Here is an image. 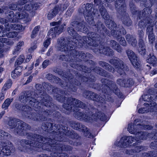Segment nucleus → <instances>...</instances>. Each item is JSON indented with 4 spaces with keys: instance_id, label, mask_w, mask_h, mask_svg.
<instances>
[{
    "instance_id": "obj_1",
    "label": "nucleus",
    "mask_w": 157,
    "mask_h": 157,
    "mask_svg": "<svg viewBox=\"0 0 157 157\" xmlns=\"http://www.w3.org/2000/svg\"><path fill=\"white\" fill-rule=\"evenodd\" d=\"M7 125L11 129H13L15 135L26 136L28 139H22L19 141L18 149L21 151L33 154L35 152L34 146H39L37 142L41 140L42 137L36 133L28 132L25 131L30 129V126L22 120L15 118L10 117Z\"/></svg>"
},
{
    "instance_id": "obj_2",
    "label": "nucleus",
    "mask_w": 157,
    "mask_h": 157,
    "mask_svg": "<svg viewBox=\"0 0 157 157\" xmlns=\"http://www.w3.org/2000/svg\"><path fill=\"white\" fill-rule=\"evenodd\" d=\"M65 100L66 102L63 105V108L70 111L74 112V116L78 120H83L84 121L92 122L99 119L101 121H105L106 117L105 114L98 109L94 108L92 105H89L87 109L89 110L90 116L78 109L79 107L86 109V105L77 99H58L60 101L62 100Z\"/></svg>"
},
{
    "instance_id": "obj_3",
    "label": "nucleus",
    "mask_w": 157,
    "mask_h": 157,
    "mask_svg": "<svg viewBox=\"0 0 157 157\" xmlns=\"http://www.w3.org/2000/svg\"><path fill=\"white\" fill-rule=\"evenodd\" d=\"M65 42H71V45L67 46L63 45L61 47V51H69L70 56H72L73 60V63H71V66L72 67L76 69L81 71L83 70L84 71H90V68L83 65H79L78 64L75 63L77 62H79L82 59H85L86 53L82 51H77L75 49L76 46L78 48L82 47L84 45L83 43H80L75 38H72L68 36L66 37Z\"/></svg>"
},
{
    "instance_id": "obj_4",
    "label": "nucleus",
    "mask_w": 157,
    "mask_h": 157,
    "mask_svg": "<svg viewBox=\"0 0 157 157\" xmlns=\"http://www.w3.org/2000/svg\"><path fill=\"white\" fill-rule=\"evenodd\" d=\"M41 140L37 142V144L39 146H34V149L35 151L36 150V148H41L42 147H46V150H49L51 151H71L72 148L70 146L65 145L62 143H58V141H56L55 139L52 140L51 138L44 139L43 140V137L42 136Z\"/></svg>"
},
{
    "instance_id": "obj_5",
    "label": "nucleus",
    "mask_w": 157,
    "mask_h": 157,
    "mask_svg": "<svg viewBox=\"0 0 157 157\" xmlns=\"http://www.w3.org/2000/svg\"><path fill=\"white\" fill-rule=\"evenodd\" d=\"M20 101L21 102H23L25 104H29L32 106L37 108L39 109V113H43L44 115L48 116L51 115L52 113L50 110H45L41 108L40 105L42 104L45 106L48 107L52 108V106L54 105V104L51 102L49 100L47 99H42L41 100V103L37 101L36 99H32L30 100L29 99H21ZM55 106V105H54Z\"/></svg>"
},
{
    "instance_id": "obj_6",
    "label": "nucleus",
    "mask_w": 157,
    "mask_h": 157,
    "mask_svg": "<svg viewBox=\"0 0 157 157\" xmlns=\"http://www.w3.org/2000/svg\"><path fill=\"white\" fill-rule=\"evenodd\" d=\"M101 81L104 86L102 88V91L104 94V95L105 98H110L111 97H109V96L111 94V90L118 98H124L125 97L121 92L114 82L104 78H102Z\"/></svg>"
},
{
    "instance_id": "obj_7",
    "label": "nucleus",
    "mask_w": 157,
    "mask_h": 157,
    "mask_svg": "<svg viewBox=\"0 0 157 157\" xmlns=\"http://www.w3.org/2000/svg\"><path fill=\"white\" fill-rule=\"evenodd\" d=\"M107 27L111 30L112 35L113 37L117 39L120 44L123 46H127V43L124 38L121 37V34L125 35L126 33V30L122 25H119L117 26L115 22H112L110 23L108 22L107 23Z\"/></svg>"
},
{
    "instance_id": "obj_8",
    "label": "nucleus",
    "mask_w": 157,
    "mask_h": 157,
    "mask_svg": "<svg viewBox=\"0 0 157 157\" xmlns=\"http://www.w3.org/2000/svg\"><path fill=\"white\" fill-rule=\"evenodd\" d=\"M79 13L83 14L85 20L90 24L93 25L94 23V17L98 14V10L93 8V4L87 3L83 4L78 9Z\"/></svg>"
},
{
    "instance_id": "obj_9",
    "label": "nucleus",
    "mask_w": 157,
    "mask_h": 157,
    "mask_svg": "<svg viewBox=\"0 0 157 157\" xmlns=\"http://www.w3.org/2000/svg\"><path fill=\"white\" fill-rule=\"evenodd\" d=\"M54 129L57 131L54 132L52 134L54 136V139L57 141H67L68 139L66 136L71 138L73 130H69L68 128L62 124H55Z\"/></svg>"
},
{
    "instance_id": "obj_10",
    "label": "nucleus",
    "mask_w": 157,
    "mask_h": 157,
    "mask_svg": "<svg viewBox=\"0 0 157 157\" xmlns=\"http://www.w3.org/2000/svg\"><path fill=\"white\" fill-rule=\"evenodd\" d=\"M35 87L37 90L38 91L37 94L35 91L30 90L25 91L22 92L19 96V98H47L48 97L46 92L43 90L44 86L40 84H36Z\"/></svg>"
},
{
    "instance_id": "obj_11",
    "label": "nucleus",
    "mask_w": 157,
    "mask_h": 157,
    "mask_svg": "<svg viewBox=\"0 0 157 157\" xmlns=\"http://www.w3.org/2000/svg\"><path fill=\"white\" fill-rule=\"evenodd\" d=\"M88 37L83 36L81 42L84 45L86 44L89 48H95L99 46V41L101 39L100 36L98 34L93 32H90L87 33Z\"/></svg>"
},
{
    "instance_id": "obj_12",
    "label": "nucleus",
    "mask_w": 157,
    "mask_h": 157,
    "mask_svg": "<svg viewBox=\"0 0 157 157\" xmlns=\"http://www.w3.org/2000/svg\"><path fill=\"white\" fill-rule=\"evenodd\" d=\"M109 62L114 66L116 71L120 75H125V71H128L129 70L128 67L122 61L117 57H113Z\"/></svg>"
},
{
    "instance_id": "obj_13",
    "label": "nucleus",
    "mask_w": 157,
    "mask_h": 157,
    "mask_svg": "<svg viewBox=\"0 0 157 157\" xmlns=\"http://www.w3.org/2000/svg\"><path fill=\"white\" fill-rule=\"evenodd\" d=\"M137 138L136 136H125L121 138L119 141H116L115 144L117 146L120 147H126L131 145V144L134 142H135L133 144V146L136 148L137 147Z\"/></svg>"
},
{
    "instance_id": "obj_14",
    "label": "nucleus",
    "mask_w": 157,
    "mask_h": 157,
    "mask_svg": "<svg viewBox=\"0 0 157 157\" xmlns=\"http://www.w3.org/2000/svg\"><path fill=\"white\" fill-rule=\"evenodd\" d=\"M50 24L52 26H55L51 28L48 33V35L51 36L52 38L55 37L56 35H59L62 33L64 29V26L65 25L64 24L61 25V22L60 21L57 22L53 21L51 22Z\"/></svg>"
},
{
    "instance_id": "obj_15",
    "label": "nucleus",
    "mask_w": 157,
    "mask_h": 157,
    "mask_svg": "<svg viewBox=\"0 0 157 157\" xmlns=\"http://www.w3.org/2000/svg\"><path fill=\"white\" fill-rule=\"evenodd\" d=\"M66 37L64 38V37H61L60 39H58V42H59V43L60 45L59 47L60 48V50L62 52H66V53L68 54L69 57V58H67L66 57V56L64 55H61L59 56V59L60 60L65 61H67L69 62H72L71 63H73V60L74 59H73V58L72 56H70V53L69 52V51H61V47L63 45H65L67 46H69V45H71V42H65V40H66Z\"/></svg>"
},
{
    "instance_id": "obj_16",
    "label": "nucleus",
    "mask_w": 157,
    "mask_h": 157,
    "mask_svg": "<svg viewBox=\"0 0 157 157\" xmlns=\"http://www.w3.org/2000/svg\"><path fill=\"white\" fill-rule=\"evenodd\" d=\"M69 124L70 126L73 129L84 132L86 136L89 138L91 136L89 129L84 125L75 121H70Z\"/></svg>"
},
{
    "instance_id": "obj_17",
    "label": "nucleus",
    "mask_w": 157,
    "mask_h": 157,
    "mask_svg": "<svg viewBox=\"0 0 157 157\" xmlns=\"http://www.w3.org/2000/svg\"><path fill=\"white\" fill-rule=\"evenodd\" d=\"M150 101V102H149V103H145L144 105L146 107H144L143 108L140 109L138 110V113H147L150 111L151 112L153 111H156L157 110V104L156 103L152 101H151V99H147L146 100H144L145 101Z\"/></svg>"
},
{
    "instance_id": "obj_18",
    "label": "nucleus",
    "mask_w": 157,
    "mask_h": 157,
    "mask_svg": "<svg viewBox=\"0 0 157 157\" xmlns=\"http://www.w3.org/2000/svg\"><path fill=\"white\" fill-rule=\"evenodd\" d=\"M54 125L53 126L52 123L49 122H46L43 123L42 124L41 127L42 129L43 130L45 131H47L48 132V135H49V138H51L52 140L54 139V137L52 133L54 132L57 131V130L54 129L55 127H54ZM38 135H39V134ZM40 135L41 136H43V137L44 138V140H45L44 139H48V137L44 138L43 136L40 135Z\"/></svg>"
},
{
    "instance_id": "obj_19",
    "label": "nucleus",
    "mask_w": 157,
    "mask_h": 157,
    "mask_svg": "<svg viewBox=\"0 0 157 157\" xmlns=\"http://www.w3.org/2000/svg\"><path fill=\"white\" fill-rule=\"evenodd\" d=\"M94 52L97 53L99 52L108 56H113L114 54L113 50L110 48L104 46H99L93 49Z\"/></svg>"
},
{
    "instance_id": "obj_20",
    "label": "nucleus",
    "mask_w": 157,
    "mask_h": 157,
    "mask_svg": "<svg viewBox=\"0 0 157 157\" xmlns=\"http://www.w3.org/2000/svg\"><path fill=\"white\" fill-rule=\"evenodd\" d=\"M86 22L84 21H74L71 24L77 31H80L84 33H86L88 31V29L86 26Z\"/></svg>"
},
{
    "instance_id": "obj_21",
    "label": "nucleus",
    "mask_w": 157,
    "mask_h": 157,
    "mask_svg": "<svg viewBox=\"0 0 157 157\" xmlns=\"http://www.w3.org/2000/svg\"><path fill=\"white\" fill-rule=\"evenodd\" d=\"M115 8L119 14H122L126 11L125 0H116L115 3Z\"/></svg>"
},
{
    "instance_id": "obj_22",
    "label": "nucleus",
    "mask_w": 157,
    "mask_h": 157,
    "mask_svg": "<svg viewBox=\"0 0 157 157\" xmlns=\"http://www.w3.org/2000/svg\"><path fill=\"white\" fill-rule=\"evenodd\" d=\"M117 84L121 87L127 88L129 87L134 84V81L131 78H118L117 80Z\"/></svg>"
},
{
    "instance_id": "obj_23",
    "label": "nucleus",
    "mask_w": 157,
    "mask_h": 157,
    "mask_svg": "<svg viewBox=\"0 0 157 157\" xmlns=\"http://www.w3.org/2000/svg\"><path fill=\"white\" fill-rule=\"evenodd\" d=\"M98 11L100 12L103 18L106 20L105 23L107 26V23L109 22L111 23L112 22H114L112 20H109V16L105 7L101 5L98 6Z\"/></svg>"
},
{
    "instance_id": "obj_24",
    "label": "nucleus",
    "mask_w": 157,
    "mask_h": 157,
    "mask_svg": "<svg viewBox=\"0 0 157 157\" xmlns=\"http://www.w3.org/2000/svg\"><path fill=\"white\" fill-rule=\"evenodd\" d=\"M126 52L132 65L137 68V58L136 56L135 55L134 53L130 49L127 50Z\"/></svg>"
},
{
    "instance_id": "obj_25",
    "label": "nucleus",
    "mask_w": 157,
    "mask_h": 157,
    "mask_svg": "<svg viewBox=\"0 0 157 157\" xmlns=\"http://www.w3.org/2000/svg\"><path fill=\"white\" fill-rule=\"evenodd\" d=\"M92 70L101 76L111 79L113 78L112 75L100 67L96 66Z\"/></svg>"
},
{
    "instance_id": "obj_26",
    "label": "nucleus",
    "mask_w": 157,
    "mask_h": 157,
    "mask_svg": "<svg viewBox=\"0 0 157 157\" xmlns=\"http://www.w3.org/2000/svg\"><path fill=\"white\" fill-rule=\"evenodd\" d=\"M13 147L12 144L8 145L0 148V156H8L10 155L11 151H13Z\"/></svg>"
},
{
    "instance_id": "obj_27",
    "label": "nucleus",
    "mask_w": 157,
    "mask_h": 157,
    "mask_svg": "<svg viewBox=\"0 0 157 157\" xmlns=\"http://www.w3.org/2000/svg\"><path fill=\"white\" fill-rule=\"evenodd\" d=\"M43 115L44 114L43 113H42V114H37L36 113H34L32 115L28 116V119L34 121H44L46 120L47 118L46 117Z\"/></svg>"
},
{
    "instance_id": "obj_28",
    "label": "nucleus",
    "mask_w": 157,
    "mask_h": 157,
    "mask_svg": "<svg viewBox=\"0 0 157 157\" xmlns=\"http://www.w3.org/2000/svg\"><path fill=\"white\" fill-rule=\"evenodd\" d=\"M138 139L140 140H145L147 136L150 138L155 139L157 136V133L152 132L151 133H149L147 135L145 132H138Z\"/></svg>"
},
{
    "instance_id": "obj_29",
    "label": "nucleus",
    "mask_w": 157,
    "mask_h": 157,
    "mask_svg": "<svg viewBox=\"0 0 157 157\" xmlns=\"http://www.w3.org/2000/svg\"><path fill=\"white\" fill-rule=\"evenodd\" d=\"M120 15L122 16L121 19L123 24L128 26H129L132 25V21L126 11H125L124 14Z\"/></svg>"
},
{
    "instance_id": "obj_30",
    "label": "nucleus",
    "mask_w": 157,
    "mask_h": 157,
    "mask_svg": "<svg viewBox=\"0 0 157 157\" xmlns=\"http://www.w3.org/2000/svg\"><path fill=\"white\" fill-rule=\"evenodd\" d=\"M32 108L27 105H23L21 111L23 112L22 115L26 118L28 119V116L33 114V112H31Z\"/></svg>"
},
{
    "instance_id": "obj_31",
    "label": "nucleus",
    "mask_w": 157,
    "mask_h": 157,
    "mask_svg": "<svg viewBox=\"0 0 157 157\" xmlns=\"http://www.w3.org/2000/svg\"><path fill=\"white\" fill-rule=\"evenodd\" d=\"M137 121L136 120L134 121V123L128 124V130L129 132L131 133L137 135V127L136 125Z\"/></svg>"
},
{
    "instance_id": "obj_32",
    "label": "nucleus",
    "mask_w": 157,
    "mask_h": 157,
    "mask_svg": "<svg viewBox=\"0 0 157 157\" xmlns=\"http://www.w3.org/2000/svg\"><path fill=\"white\" fill-rule=\"evenodd\" d=\"M59 6L58 5H56L52 10H50L47 16L48 20H51L55 17L58 13L59 10Z\"/></svg>"
},
{
    "instance_id": "obj_33",
    "label": "nucleus",
    "mask_w": 157,
    "mask_h": 157,
    "mask_svg": "<svg viewBox=\"0 0 157 157\" xmlns=\"http://www.w3.org/2000/svg\"><path fill=\"white\" fill-rule=\"evenodd\" d=\"M83 96L86 98H98L99 95L92 91L85 90L83 93Z\"/></svg>"
},
{
    "instance_id": "obj_34",
    "label": "nucleus",
    "mask_w": 157,
    "mask_h": 157,
    "mask_svg": "<svg viewBox=\"0 0 157 157\" xmlns=\"http://www.w3.org/2000/svg\"><path fill=\"white\" fill-rule=\"evenodd\" d=\"M125 37L126 40L129 44L133 47L136 46L137 41L136 36L130 34H127Z\"/></svg>"
},
{
    "instance_id": "obj_35",
    "label": "nucleus",
    "mask_w": 157,
    "mask_h": 157,
    "mask_svg": "<svg viewBox=\"0 0 157 157\" xmlns=\"http://www.w3.org/2000/svg\"><path fill=\"white\" fill-rule=\"evenodd\" d=\"M6 14H7L9 22H16L18 21V16L15 15L12 11H8L5 12Z\"/></svg>"
},
{
    "instance_id": "obj_36",
    "label": "nucleus",
    "mask_w": 157,
    "mask_h": 157,
    "mask_svg": "<svg viewBox=\"0 0 157 157\" xmlns=\"http://www.w3.org/2000/svg\"><path fill=\"white\" fill-rule=\"evenodd\" d=\"M95 28V30L101 34L105 30V27L103 24L100 21L97 22L96 24L94 26Z\"/></svg>"
},
{
    "instance_id": "obj_37",
    "label": "nucleus",
    "mask_w": 157,
    "mask_h": 157,
    "mask_svg": "<svg viewBox=\"0 0 157 157\" xmlns=\"http://www.w3.org/2000/svg\"><path fill=\"white\" fill-rule=\"evenodd\" d=\"M91 70L90 71H85V72H88V73H87L85 75V76H84L82 77L81 80H82L83 82H92L94 81L95 80V78L94 76H91V74L90 73V72L91 71V69L90 68ZM83 71H84L82 70Z\"/></svg>"
},
{
    "instance_id": "obj_38",
    "label": "nucleus",
    "mask_w": 157,
    "mask_h": 157,
    "mask_svg": "<svg viewBox=\"0 0 157 157\" xmlns=\"http://www.w3.org/2000/svg\"><path fill=\"white\" fill-rule=\"evenodd\" d=\"M147 32L148 34V39L149 42L153 43L155 40L154 35L153 34V29L152 26L147 27Z\"/></svg>"
},
{
    "instance_id": "obj_39",
    "label": "nucleus",
    "mask_w": 157,
    "mask_h": 157,
    "mask_svg": "<svg viewBox=\"0 0 157 157\" xmlns=\"http://www.w3.org/2000/svg\"><path fill=\"white\" fill-rule=\"evenodd\" d=\"M43 85L44 86V88H45L48 90H50L52 89V92L57 93L58 92V88L56 87L53 86L50 83L46 82L43 83Z\"/></svg>"
},
{
    "instance_id": "obj_40",
    "label": "nucleus",
    "mask_w": 157,
    "mask_h": 157,
    "mask_svg": "<svg viewBox=\"0 0 157 157\" xmlns=\"http://www.w3.org/2000/svg\"><path fill=\"white\" fill-rule=\"evenodd\" d=\"M139 53L141 55H144L146 52V50L144 45L143 40L141 39L139 43V48L138 49Z\"/></svg>"
},
{
    "instance_id": "obj_41",
    "label": "nucleus",
    "mask_w": 157,
    "mask_h": 157,
    "mask_svg": "<svg viewBox=\"0 0 157 157\" xmlns=\"http://www.w3.org/2000/svg\"><path fill=\"white\" fill-rule=\"evenodd\" d=\"M147 62L154 66L156 63V59L155 57L152 54H150L148 59H147Z\"/></svg>"
},
{
    "instance_id": "obj_42",
    "label": "nucleus",
    "mask_w": 157,
    "mask_h": 157,
    "mask_svg": "<svg viewBox=\"0 0 157 157\" xmlns=\"http://www.w3.org/2000/svg\"><path fill=\"white\" fill-rule=\"evenodd\" d=\"M53 116L59 122H62L64 120V117L61 116L60 113L58 112L54 111Z\"/></svg>"
},
{
    "instance_id": "obj_43",
    "label": "nucleus",
    "mask_w": 157,
    "mask_h": 157,
    "mask_svg": "<svg viewBox=\"0 0 157 157\" xmlns=\"http://www.w3.org/2000/svg\"><path fill=\"white\" fill-rule=\"evenodd\" d=\"M9 8L12 10H18L19 11H22L23 7H19L16 2V3H12L9 5Z\"/></svg>"
},
{
    "instance_id": "obj_44",
    "label": "nucleus",
    "mask_w": 157,
    "mask_h": 157,
    "mask_svg": "<svg viewBox=\"0 0 157 157\" xmlns=\"http://www.w3.org/2000/svg\"><path fill=\"white\" fill-rule=\"evenodd\" d=\"M20 68H21V66L17 67L14 71L12 72L11 75L13 78L15 79L17 76L19 75L21 71V70H19Z\"/></svg>"
},
{
    "instance_id": "obj_45",
    "label": "nucleus",
    "mask_w": 157,
    "mask_h": 157,
    "mask_svg": "<svg viewBox=\"0 0 157 157\" xmlns=\"http://www.w3.org/2000/svg\"><path fill=\"white\" fill-rule=\"evenodd\" d=\"M67 31L69 34L74 37L76 38L77 36H78V34L76 33L75 31L72 27L67 28Z\"/></svg>"
},
{
    "instance_id": "obj_46",
    "label": "nucleus",
    "mask_w": 157,
    "mask_h": 157,
    "mask_svg": "<svg viewBox=\"0 0 157 157\" xmlns=\"http://www.w3.org/2000/svg\"><path fill=\"white\" fill-rule=\"evenodd\" d=\"M130 10L132 14H136L137 12V9L135 5L132 2H130L129 4Z\"/></svg>"
},
{
    "instance_id": "obj_47",
    "label": "nucleus",
    "mask_w": 157,
    "mask_h": 157,
    "mask_svg": "<svg viewBox=\"0 0 157 157\" xmlns=\"http://www.w3.org/2000/svg\"><path fill=\"white\" fill-rule=\"evenodd\" d=\"M12 84V80L9 79L7 81L2 89V91H5L7 89L10 88Z\"/></svg>"
},
{
    "instance_id": "obj_48",
    "label": "nucleus",
    "mask_w": 157,
    "mask_h": 157,
    "mask_svg": "<svg viewBox=\"0 0 157 157\" xmlns=\"http://www.w3.org/2000/svg\"><path fill=\"white\" fill-rule=\"evenodd\" d=\"M33 7V4L30 3H26L24 6V9H22V10H25L28 11H32Z\"/></svg>"
},
{
    "instance_id": "obj_49",
    "label": "nucleus",
    "mask_w": 157,
    "mask_h": 157,
    "mask_svg": "<svg viewBox=\"0 0 157 157\" xmlns=\"http://www.w3.org/2000/svg\"><path fill=\"white\" fill-rule=\"evenodd\" d=\"M13 99H6L2 105V108L7 109L11 103L13 101Z\"/></svg>"
},
{
    "instance_id": "obj_50",
    "label": "nucleus",
    "mask_w": 157,
    "mask_h": 157,
    "mask_svg": "<svg viewBox=\"0 0 157 157\" xmlns=\"http://www.w3.org/2000/svg\"><path fill=\"white\" fill-rule=\"evenodd\" d=\"M25 57L23 55H21L16 61L15 65V66H18L21 64L24 61Z\"/></svg>"
},
{
    "instance_id": "obj_51",
    "label": "nucleus",
    "mask_w": 157,
    "mask_h": 157,
    "mask_svg": "<svg viewBox=\"0 0 157 157\" xmlns=\"http://www.w3.org/2000/svg\"><path fill=\"white\" fill-rule=\"evenodd\" d=\"M95 80L94 81L91 82V83H90L89 86L90 87L99 90L101 89L100 85L99 84L93 83Z\"/></svg>"
},
{
    "instance_id": "obj_52",
    "label": "nucleus",
    "mask_w": 157,
    "mask_h": 157,
    "mask_svg": "<svg viewBox=\"0 0 157 157\" xmlns=\"http://www.w3.org/2000/svg\"><path fill=\"white\" fill-rule=\"evenodd\" d=\"M40 28V26H37L35 27L31 35V37L32 38H34L36 36L37 33L39 31Z\"/></svg>"
},
{
    "instance_id": "obj_53",
    "label": "nucleus",
    "mask_w": 157,
    "mask_h": 157,
    "mask_svg": "<svg viewBox=\"0 0 157 157\" xmlns=\"http://www.w3.org/2000/svg\"><path fill=\"white\" fill-rule=\"evenodd\" d=\"M9 38H13L17 36V33L16 31L10 32L6 34Z\"/></svg>"
},
{
    "instance_id": "obj_54",
    "label": "nucleus",
    "mask_w": 157,
    "mask_h": 157,
    "mask_svg": "<svg viewBox=\"0 0 157 157\" xmlns=\"http://www.w3.org/2000/svg\"><path fill=\"white\" fill-rule=\"evenodd\" d=\"M13 30H20L22 29V26L21 25L18 24H13Z\"/></svg>"
},
{
    "instance_id": "obj_55",
    "label": "nucleus",
    "mask_w": 157,
    "mask_h": 157,
    "mask_svg": "<svg viewBox=\"0 0 157 157\" xmlns=\"http://www.w3.org/2000/svg\"><path fill=\"white\" fill-rule=\"evenodd\" d=\"M17 16L18 19H21L27 18L28 16V14L26 13L25 12H23L21 13H18Z\"/></svg>"
},
{
    "instance_id": "obj_56",
    "label": "nucleus",
    "mask_w": 157,
    "mask_h": 157,
    "mask_svg": "<svg viewBox=\"0 0 157 157\" xmlns=\"http://www.w3.org/2000/svg\"><path fill=\"white\" fill-rule=\"evenodd\" d=\"M69 5V3L67 2H66L64 4H62L60 5V7H59V10L61 11H63L66 9Z\"/></svg>"
},
{
    "instance_id": "obj_57",
    "label": "nucleus",
    "mask_w": 157,
    "mask_h": 157,
    "mask_svg": "<svg viewBox=\"0 0 157 157\" xmlns=\"http://www.w3.org/2000/svg\"><path fill=\"white\" fill-rule=\"evenodd\" d=\"M5 26L6 27V29L7 31H9L11 29L13 30V24H9L8 22H6Z\"/></svg>"
},
{
    "instance_id": "obj_58",
    "label": "nucleus",
    "mask_w": 157,
    "mask_h": 157,
    "mask_svg": "<svg viewBox=\"0 0 157 157\" xmlns=\"http://www.w3.org/2000/svg\"><path fill=\"white\" fill-rule=\"evenodd\" d=\"M72 132L71 138L76 139H79L80 138V136L77 133H76L75 131L73 130Z\"/></svg>"
},
{
    "instance_id": "obj_59",
    "label": "nucleus",
    "mask_w": 157,
    "mask_h": 157,
    "mask_svg": "<svg viewBox=\"0 0 157 157\" xmlns=\"http://www.w3.org/2000/svg\"><path fill=\"white\" fill-rule=\"evenodd\" d=\"M53 82L56 83H59L60 85H63L62 81L58 77H56L55 76V77L53 79Z\"/></svg>"
},
{
    "instance_id": "obj_60",
    "label": "nucleus",
    "mask_w": 157,
    "mask_h": 157,
    "mask_svg": "<svg viewBox=\"0 0 157 157\" xmlns=\"http://www.w3.org/2000/svg\"><path fill=\"white\" fill-rule=\"evenodd\" d=\"M109 44L110 45V47L113 49H114V48H116L115 47L118 44L116 41L112 40H110L109 41Z\"/></svg>"
},
{
    "instance_id": "obj_61",
    "label": "nucleus",
    "mask_w": 157,
    "mask_h": 157,
    "mask_svg": "<svg viewBox=\"0 0 157 157\" xmlns=\"http://www.w3.org/2000/svg\"><path fill=\"white\" fill-rule=\"evenodd\" d=\"M13 105L17 110L21 111V110L22 107L23 105L22 104H20L17 102H15L13 104Z\"/></svg>"
},
{
    "instance_id": "obj_62",
    "label": "nucleus",
    "mask_w": 157,
    "mask_h": 157,
    "mask_svg": "<svg viewBox=\"0 0 157 157\" xmlns=\"http://www.w3.org/2000/svg\"><path fill=\"white\" fill-rule=\"evenodd\" d=\"M93 101H94L95 105L96 106H100L102 105L101 104L102 102L101 101L100 99H95Z\"/></svg>"
},
{
    "instance_id": "obj_63",
    "label": "nucleus",
    "mask_w": 157,
    "mask_h": 157,
    "mask_svg": "<svg viewBox=\"0 0 157 157\" xmlns=\"http://www.w3.org/2000/svg\"><path fill=\"white\" fill-rule=\"evenodd\" d=\"M10 137L11 135L9 133L5 132L2 139L8 140L10 138Z\"/></svg>"
},
{
    "instance_id": "obj_64",
    "label": "nucleus",
    "mask_w": 157,
    "mask_h": 157,
    "mask_svg": "<svg viewBox=\"0 0 157 157\" xmlns=\"http://www.w3.org/2000/svg\"><path fill=\"white\" fill-rule=\"evenodd\" d=\"M27 2V0H19L18 1L17 3L18 6H23L25 4H26Z\"/></svg>"
}]
</instances>
